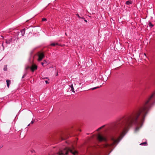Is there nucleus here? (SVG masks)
Segmentation results:
<instances>
[{
	"instance_id": "1",
	"label": "nucleus",
	"mask_w": 155,
	"mask_h": 155,
	"mask_svg": "<svg viewBox=\"0 0 155 155\" xmlns=\"http://www.w3.org/2000/svg\"><path fill=\"white\" fill-rule=\"evenodd\" d=\"M155 104V91L146 100L143 105L138 110L126 117L119 124V126L122 128L123 131L117 139L112 138L113 144L118 143L126 134L128 128L132 125H138L135 129L136 131H138L142 125L141 122L144 121L146 115Z\"/></svg>"
},
{
	"instance_id": "2",
	"label": "nucleus",
	"mask_w": 155,
	"mask_h": 155,
	"mask_svg": "<svg viewBox=\"0 0 155 155\" xmlns=\"http://www.w3.org/2000/svg\"><path fill=\"white\" fill-rule=\"evenodd\" d=\"M69 152H71L74 155L78 153L77 151L75 150L74 149H72L66 146H64L60 149L58 154V155H67Z\"/></svg>"
},
{
	"instance_id": "3",
	"label": "nucleus",
	"mask_w": 155,
	"mask_h": 155,
	"mask_svg": "<svg viewBox=\"0 0 155 155\" xmlns=\"http://www.w3.org/2000/svg\"><path fill=\"white\" fill-rule=\"evenodd\" d=\"M45 57V55L43 53H40L38 55V61H40Z\"/></svg>"
},
{
	"instance_id": "4",
	"label": "nucleus",
	"mask_w": 155,
	"mask_h": 155,
	"mask_svg": "<svg viewBox=\"0 0 155 155\" xmlns=\"http://www.w3.org/2000/svg\"><path fill=\"white\" fill-rule=\"evenodd\" d=\"M98 140L100 141H106L107 140L106 139L102 136L100 135H99L98 136Z\"/></svg>"
},
{
	"instance_id": "5",
	"label": "nucleus",
	"mask_w": 155,
	"mask_h": 155,
	"mask_svg": "<svg viewBox=\"0 0 155 155\" xmlns=\"http://www.w3.org/2000/svg\"><path fill=\"white\" fill-rule=\"evenodd\" d=\"M32 72L36 70L37 69V66L35 64H33L30 68Z\"/></svg>"
},
{
	"instance_id": "6",
	"label": "nucleus",
	"mask_w": 155,
	"mask_h": 155,
	"mask_svg": "<svg viewBox=\"0 0 155 155\" xmlns=\"http://www.w3.org/2000/svg\"><path fill=\"white\" fill-rule=\"evenodd\" d=\"M97 81L98 83L100 82V85L99 86H97V87H94L92 88L91 89L92 90H94L97 88H99V87H100L102 85L103 83H102V82H101V83H100V82L102 81L101 80L99 79V80H97Z\"/></svg>"
},
{
	"instance_id": "7",
	"label": "nucleus",
	"mask_w": 155,
	"mask_h": 155,
	"mask_svg": "<svg viewBox=\"0 0 155 155\" xmlns=\"http://www.w3.org/2000/svg\"><path fill=\"white\" fill-rule=\"evenodd\" d=\"M112 146V145H110L107 143H106L104 145L103 147L106 148H110Z\"/></svg>"
},
{
	"instance_id": "8",
	"label": "nucleus",
	"mask_w": 155,
	"mask_h": 155,
	"mask_svg": "<svg viewBox=\"0 0 155 155\" xmlns=\"http://www.w3.org/2000/svg\"><path fill=\"white\" fill-rule=\"evenodd\" d=\"M7 85L8 88L9 87V86L11 83V81L9 80H6Z\"/></svg>"
},
{
	"instance_id": "9",
	"label": "nucleus",
	"mask_w": 155,
	"mask_h": 155,
	"mask_svg": "<svg viewBox=\"0 0 155 155\" xmlns=\"http://www.w3.org/2000/svg\"><path fill=\"white\" fill-rule=\"evenodd\" d=\"M25 28L23 29L21 31V33L22 36H24L25 33Z\"/></svg>"
},
{
	"instance_id": "10",
	"label": "nucleus",
	"mask_w": 155,
	"mask_h": 155,
	"mask_svg": "<svg viewBox=\"0 0 155 155\" xmlns=\"http://www.w3.org/2000/svg\"><path fill=\"white\" fill-rule=\"evenodd\" d=\"M70 87H71V90L72 91V92H73L74 93H75V91L74 90V88L73 86V85L72 84L70 86Z\"/></svg>"
},
{
	"instance_id": "11",
	"label": "nucleus",
	"mask_w": 155,
	"mask_h": 155,
	"mask_svg": "<svg viewBox=\"0 0 155 155\" xmlns=\"http://www.w3.org/2000/svg\"><path fill=\"white\" fill-rule=\"evenodd\" d=\"M132 2L131 1H128L126 2V4L127 5L131 4Z\"/></svg>"
},
{
	"instance_id": "12",
	"label": "nucleus",
	"mask_w": 155,
	"mask_h": 155,
	"mask_svg": "<svg viewBox=\"0 0 155 155\" xmlns=\"http://www.w3.org/2000/svg\"><path fill=\"white\" fill-rule=\"evenodd\" d=\"M140 145H144L145 146H147V142L146 141L145 142L141 143H140Z\"/></svg>"
},
{
	"instance_id": "13",
	"label": "nucleus",
	"mask_w": 155,
	"mask_h": 155,
	"mask_svg": "<svg viewBox=\"0 0 155 155\" xmlns=\"http://www.w3.org/2000/svg\"><path fill=\"white\" fill-rule=\"evenodd\" d=\"M148 25L150 28H152L153 26V25L151 22H149Z\"/></svg>"
},
{
	"instance_id": "14",
	"label": "nucleus",
	"mask_w": 155,
	"mask_h": 155,
	"mask_svg": "<svg viewBox=\"0 0 155 155\" xmlns=\"http://www.w3.org/2000/svg\"><path fill=\"white\" fill-rule=\"evenodd\" d=\"M41 64L43 67H45L47 65H46L45 63L43 62H42L41 63Z\"/></svg>"
},
{
	"instance_id": "15",
	"label": "nucleus",
	"mask_w": 155,
	"mask_h": 155,
	"mask_svg": "<svg viewBox=\"0 0 155 155\" xmlns=\"http://www.w3.org/2000/svg\"><path fill=\"white\" fill-rule=\"evenodd\" d=\"M47 21V19L46 18H43L42 19V21Z\"/></svg>"
},
{
	"instance_id": "16",
	"label": "nucleus",
	"mask_w": 155,
	"mask_h": 155,
	"mask_svg": "<svg viewBox=\"0 0 155 155\" xmlns=\"http://www.w3.org/2000/svg\"><path fill=\"white\" fill-rule=\"evenodd\" d=\"M56 45V44L55 43H52L50 44V45L52 46H54Z\"/></svg>"
},
{
	"instance_id": "17",
	"label": "nucleus",
	"mask_w": 155,
	"mask_h": 155,
	"mask_svg": "<svg viewBox=\"0 0 155 155\" xmlns=\"http://www.w3.org/2000/svg\"><path fill=\"white\" fill-rule=\"evenodd\" d=\"M104 125H103L101 127H100V128H99L98 129H97V130H99L100 129H101L103 127H104Z\"/></svg>"
},
{
	"instance_id": "18",
	"label": "nucleus",
	"mask_w": 155,
	"mask_h": 155,
	"mask_svg": "<svg viewBox=\"0 0 155 155\" xmlns=\"http://www.w3.org/2000/svg\"><path fill=\"white\" fill-rule=\"evenodd\" d=\"M76 16L78 17L79 18H81V17H80L78 14H77L76 15Z\"/></svg>"
},
{
	"instance_id": "19",
	"label": "nucleus",
	"mask_w": 155,
	"mask_h": 155,
	"mask_svg": "<svg viewBox=\"0 0 155 155\" xmlns=\"http://www.w3.org/2000/svg\"><path fill=\"white\" fill-rule=\"evenodd\" d=\"M7 68L6 67L5 68H4V71H6L7 70Z\"/></svg>"
},
{
	"instance_id": "20",
	"label": "nucleus",
	"mask_w": 155,
	"mask_h": 155,
	"mask_svg": "<svg viewBox=\"0 0 155 155\" xmlns=\"http://www.w3.org/2000/svg\"><path fill=\"white\" fill-rule=\"evenodd\" d=\"M43 62L45 63L46 65H47V62L45 60H44Z\"/></svg>"
},
{
	"instance_id": "21",
	"label": "nucleus",
	"mask_w": 155,
	"mask_h": 155,
	"mask_svg": "<svg viewBox=\"0 0 155 155\" xmlns=\"http://www.w3.org/2000/svg\"><path fill=\"white\" fill-rule=\"evenodd\" d=\"M45 82L46 84H48L49 83V82L47 81H45Z\"/></svg>"
},
{
	"instance_id": "22",
	"label": "nucleus",
	"mask_w": 155,
	"mask_h": 155,
	"mask_svg": "<svg viewBox=\"0 0 155 155\" xmlns=\"http://www.w3.org/2000/svg\"><path fill=\"white\" fill-rule=\"evenodd\" d=\"M81 18L82 19H85L84 17H81V18Z\"/></svg>"
},
{
	"instance_id": "23",
	"label": "nucleus",
	"mask_w": 155,
	"mask_h": 155,
	"mask_svg": "<svg viewBox=\"0 0 155 155\" xmlns=\"http://www.w3.org/2000/svg\"><path fill=\"white\" fill-rule=\"evenodd\" d=\"M84 21L85 22H87V21L85 19H84Z\"/></svg>"
},
{
	"instance_id": "24",
	"label": "nucleus",
	"mask_w": 155,
	"mask_h": 155,
	"mask_svg": "<svg viewBox=\"0 0 155 155\" xmlns=\"http://www.w3.org/2000/svg\"><path fill=\"white\" fill-rule=\"evenodd\" d=\"M34 123V121L33 120H32L31 122V123L32 124Z\"/></svg>"
},
{
	"instance_id": "25",
	"label": "nucleus",
	"mask_w": 155,
	"mask_h": 155,
	"mask_svg": "<svg viewBox=\"0 0 155 155\" xmlns=\"http://www.w3.org/2000/svg\"><path fill=\"white\" fill-rule=\"evenodd\" d=\"M55 44H56V45H59V44L57 43H55Z\"/></svg>"
},
{
	"instance_id": "26",
	"label": "nucleus",
	"mask_w": 155,
	"mask_h": 155,
	"mask_svg": "<svg viewBox=\"0 0 155 155\" xmlns=\"http://www.w3.org/2000/svg\"><path fill=\"white\" fill-rule=\"evenodd\" d=\"M25 76V75H24L22 77V78H24Z\"/></svg>"
},
{
	"instance_id": "27",
	"label": "nucleus",
	"mask_w": 155,
	"mask_h": 155,
	"mask_svg": "<svg viewBox=\"0 0 155 155\" xmlns=\"http://www.w3.org/2000/svg\"><path fill=\"white\" fill-rule=\"evenodd\" d=\"M31 152H32V153H33V152H35L34 150H32L31 151Z\"/></svg>"
},
{
	"instance_id": "28",
	"label": "nucleus",
	"mask_w": 155,
	"mask_h": 155,
	"mask_svg": "<svg viewBox=\"0 0 155 155\" xmlns=\"http://www.w3.org/2000/svg\"><path fill=\"white\" fill-rule=\"evenodd\" d=\"M30 125V124H29L28 125V126H29Z\"/></svg>"
},
{
	"instance_id": "29",
	"label": "nucleus",
	"mask_w": 155,
	"mask_h": 155,
	"mask_svg": "<svg viewBox=\"0 0 155 155\" xmlns=\"http://www.w3.org/2000/svg\"><path fill=\"white\" fill-rule=\"evenodd\" d=\"M144 54V55H145V56L146 57V54Z\"/></svg>"
}]
</instances>
